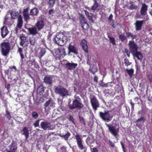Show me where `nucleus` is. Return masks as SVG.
Listing matches in <instances>:
<instances>
[{
  "label": "nucleus",
  "instance_id": "obj_1",
  "mask_svg": "<svg viewBox=\"0 0 152 152\" xmlns=\"http://www.w3.org/2000/svg\"><path fill=\"white\" fill-rule=\"evenodd\" d=\"M55 42L60 46H63L66 44L67 39L66 36L61 33L56 35L54 39Z\"/></svg>",
  "mask_w": 152,
  "mask_h": 152
},
{
  "label": "nucleus",
  "instance_id": "obj_2",
  "mask_svg": "<svg viewBox=\"0 0 152 152\" xmlns=\"http://www.w3.org/2000/svg\"><path fill=\"white\" fill-rule=\"evenodd\" d=\"M0 45L2 55L7 56L11 50L10 44L9 42H3L1 43Z\"/></svg>",
  "mask_w": 152,
  "mask_h": 152
},
{
  "label": "nucleus",
  "instance_id": "obj_3",
  "mask_svg": "<svg viewBox=\"0 0 152 152\" xmlns=\"http://www.w3.org/2000/svg\"><path fill=\"white\" fill-rule=\"evenodd\" d=\"M55 92L56 94H59L63 98L69 95L68 91L60 85L55 87Z\"/></svg>",
  "mask_w": 152,
  "mask_h": 152
},
{
  "label": "nucleus",
  "instance_id": "obj_4",
  "mask_svg": "<svg viewBox=\"0 0 152 152\" xmlns=\"http://www.w3.org/2000/svg\"><path fill=\"white\" fill-rule=\"evenodd\" d=\"M99 114L103 120L106 122H109L112 119L113 115L110 111H105L104 112H100Z\"/></svg>",
  "mask_w": 152,
  "mask_h": 152
},
{
  "label": "nucleus",
  "instance_id": "obj_5",
  "mask_svg": "<svg viewBox=\"0 0 152 152\" xmlns=\"http://www.w3.org/2000/svg\"><path fill=\"white\" fill-rule=\"evenodd\" d=\"M84 106L83 104L81 103V101H77V100H73L72 104L69 103L68 107L71 110H73L75 109H80Z\"/></svg>",
  "mask_w": 152,
  "mask_h": 152
},
{
  "label": "nucleus",
  "instance_id": "obj_6",
  "mask_svg": "<svg viewBox=\"0 0 152 152\" xmlns=\"http://www.w3.org/2000/svg\"><path fill=\"white\" fill-rule=\"evenodd\" d=\"M75 138L76 139L77 145L79 148L81 150H84V152H86L87 149L83 143V141L82 138L81 137V136L77 134L75 135Z\"/></svg>",
  "mask_w": 152,
  "mask_h": 152
},
{
  "label": "nucleus",
  "instance_id": "obj_7",
  "mask_svg": "<svg viewBox=\"0 0 152 152\" xmlns=\"http://www.w3.org/2000/svg\"><path fill=\"white\" fill-rule=\"evenodd\" d=\"M40 126L44 130H53L55 127V125L51 124L50 123L45 121L41 122Z\"/></svg>",
  "mask_w": 152,
  "mask_h": 152
},
{
  "label": "nucleus",
  "instance_id": "obj_8",
  "mask_svg": "<svg viewBox=\"0 0 152 152\" xmlns=\"http://www.w3.org/2000/svg\"><path fill=\"white\" fill-rule=\"evenodd\" d=\"M105 124L108 127L110 132L117 139L118 137V133L119 131V128H117L116 126H113V124L110 125L107 124Z\"/></svg>",
  "mask_w": 152,
  "mask_h": 152
},
{
  "label": "nucleus",
  "instance_id": "obj_9",
  "mask_svg": "<svg viewBox=\"0 0 152 152\" xmlns=\"http://www.w3.org/2000/svg\"><path fill=\"white\" fill-rule=\"evenodd\" d=\"M56 103L55 101L52 99L50 98L44 104V109L45 111H49L50 109L54 108L55 106Z\"/></svg>",
  "mask_w": 152,
  "mask_h": 152
},
{
  "label": "nucleus",
  "instance_id": "obj_10",
  "mask_svg": "<svg viewBox=\"0 0 152 152\" xmlns=\"http://www.w3.org/2000/svg\"><path fill=\"white\" fill-rule=\"evenodd\" d=\"M54 80V77L52 75H46L44 77L43 82L46 84L51 85Z\"/></svg>",
  "mask_w": 152,
  "mask_h": 152
},
{
  "label": "nucleus",
  "instance_id": "obj_11",
  "mask_svg": "<svg viewBox=\"0 0 152 152\" xmlns=\"http://www.w3.org/2000/svg\"><path fill=\"white\" fill-rule=\"evenodd\" d=\"M17 149L16 142L14 141H12L11 144L7 149V152H15Z\"/></svg>",
  "mask_w": 152,
  "mask_h": 152
},
{
  "label": "nucleus",
  "instance_id": "obj_12",
  "mask_svg": "<svg viewBox=\"0 0 152 152\" xmlns=\"http://www.w3.org/2000/svg\"><path fill=\"white\" fill-rule=\"evenodd\" d=\"M130 51L132 54L138 50V46L133 41H130L128 44Z\"/></svg>",
  "mask_w": 152,
  "mask_h": 152
},
{
  "label": "nucleus",
  "instance_id": "obj_13",
  "mask_svg": "<svg viewBox=\"0 0 152 152\" xmlns=\"http://www.w3.org/2000/svg\"><path fill=\"white\" fill-rule=\"evenodd\" d=\"M91 102L93 108L94 110H96L97 108L99 107V103L95 96H93L91 99Z\"/></svg>",
  "mask_w": 152,
  "mask_h": 152
},
{
  "label": "nucleus",
  "instance_id": "obj_14",
  "mask_svg": "<svg viewBox=\"0 0 152 152\" xmlns=\"http://www.w3.org/2000/svg\"><path fill=\"white\" fill-rule=\"evenodd\" d=\"M66 68L70 70H73L77 66V64L73 63L67 62L65 64Z\"/></svg>",
  "mask_w": 152,
  "mask_h": 152
},
{
  "label": "nucleus",
  "instance_id": "obj_15",
  "mask_svg": "<svg viewBox=\"0 0 152 152\" xmlns=\"http://www.w3.org/2000/svg\"><path fill=\"white\" fill-rule=\"evenodd\" d=\"M68 49L69 50L68 54L69 55L71 52L75 54H77L78 53L77 49L74 46L70 44L69 45Z\"/></svg>",
  "mask_w": 152,
  "mask_h": 152
},
{
  "label": "nucleus",
  "instance_id": "obj_16",
  "mask_svg": "<svg viewBox=\"0 0 152 152\" xmlns=\"http://www.w3.org/2000/svg\"><path fill=\"white\" fill-rule=\"evenodd\" d=\"M94 137L92 135H90L88 137L86 140L87 144L89 146L94 143Z\"/></svg>",
  "mask_w": 152,
  "mask_h": 152
},
{
  "label": "nucleus",
  "instance_id": "obj_17",
  "mask_svg": "<svg viewBox=\"0 0 152 152\" xmlns=\"http://www.w3.org/2000/svg\"><path fill=\"white\" fill-rule=\"evenodd\" d=\"M44 23L42 20H38L35 24V26L37 29L39 31L42 29L44 27Z\"/></svg>",
  "mask_w": 152,
  "mask_h": 152
},
{
  "label": "nucleus",
  "instance_id": "obj_18",
  "mask_svg": "<svg viewBox=\"0 0 152 152\" xmlns=\"http://www.w3.org/2000/svg\"><path fill=\"white\" fill-rule=\"evenodd\" d=\"M147 10L148 6L145 3L142 4L140 10V13L141 15H145L147 13Z\"/></svg>",
  "mask_w": 152,
  "mask_h": 152
},
{
  "label": "nucleus",
  "instance_id": "obj_19",
  "mask_svg": "<svg viewBox=\"0 0 152 152\" xmlns=\"http://www.w3.org/2000/svg\"><path fill=\"white\" fill-rule=\"evenodd\" d=\"M85 14L89 20L90 22L94 23V21L93 19V17H94L95 15H94L93 13L91 12H89L86 10H84Z\"/></svg>",
  "mask_w": 152,
  "mask_h": 152
},
{
  "label": "nucleus",
  "instance_id": "obj_20",
  "mask_svg": "<svg viewBox=\"0 0 152 152\" xmlns=\"http://www.w3.org/2000/svg\"><path fill=\"white\" fill-rule=\"evenodd\" d=\"M64 133H60L59 135L66 140H67L69 137L70 136L71 134L69 132L65 130L64 131Z\"/></svg>",
  "mask_w": 152,
  "mask_h": 152
},
{
  "label": "nucleus",
  "instance_id": "obj_21",
  "mask_svg": "<svg viewBox=\"0 0 152 152\" xmlns=\"http://www.w3.org/2000/svg\"><path fill=\"white\" fill-rule=\"evenodd\" d=\"M17 21L18 22L17 25V28L20 29L22 27L23 24L22 17L21 15H20L18 17Z\"/></svg>",
  "mask_w": 152,
  "mask_h": 152
},
{
  "label": "nucleus",
  "instance_id": "obj_22",
  "mask_svg": "<svg viewBox=\"0 0 152 152\" xmlns=\"http://www.w3.org/2000/svg\"><path fill=\"white\" fill-rule=\"evenodd\" d=\"M9 31L7 27L6 26H3L1 28V35L3 38H4L8 34Z\"/></svg>",
  "mask_w": 152,
  "mask_h": 152
},
{
  "label": "nucleus",
  "instance_id": "obj_23",
  "mask_svg": "<svg viewBox=\"0 0 152 152\" xmlns=\"http://www.w3.org/2000/svg\"><path fill=\"white\" fill-rule=\"evenodd\" d=\"M30 34L34 35L38 33L37 29L35 26L27 28Z\"/></svg>",
  "mask_w": 152,
  "mask_h": 152
},
{
  "label": "nucleus",
  "instance_id": "obj_24",
  "mask_svg": "<svg viewBox=\"0 0 152 152\" xmlns=\"http://www.w3.org/2000/svg\"><path fill=\"white\" fill-rule=\"evenodd\" d=\"M143 21H137L135 23L136 30L137 31L140 30L142 26Z\"/></svg>",
  "mask_w": 152,
  "mask_h": 152
},
{
  "label": "nucleus",
  "instance_id": "obj_25",
  "mask_svg": "<svg viewBox=\"0 0 152 152\" xmlns=\"http://www.w3.org/2000/svg\"><path fill=\"white\" fill-rule=\"evenodd\" d=\"M132 54L134 57H136L139 60H141L143 58L142 54L140 52H138L137 50Z\"/></svg>",
  "mask_w": 152,
  "mask_h": 152
},
{
  "label": "nucleus",
  "instance_id": "obj_26",
  "mask_svg": "<svg viewBox=\"0 0 152 152\" xmlns=\"http://www.w3.org/2000/svg\"><path fill=\"white\" fill-rule=\"evenodd\" d=\"M81 45L83 49L86 52H88V46L86 41L84 39H83L81 42Z\"/></svg>",
  "mask_w": 152,
  "mask_h": 152
},
{
  "label": "nucleus",
  "instance_id": "obj_27",
  "mask_svg": "<svg viewBox=\"0 0 152 152\" xmlns=\"http://www.w3.org/2000/svg\"><path fill=\"white\" fill-rule=\"evenodd\" d=\"M22 134L24 135L26 137V139L27 140L29 137V131L27 128L26 127H24L22 129Z\"/></svg>",
  "mask_w": 152,
  "mask_h": 152
},
{
  "label": "nucleus",
  "instance_id": "obj_28",
  "mask_svg": "<svg viewBox=\"0 0 152 152\" xmlns=\"http://www.w3.org/2000/svg\"><path fill=\"white\" fill-rule=\"evenodd\" d=\"M20 38L21 40L20 45L24 47L25 46H24V43L26 42L27 41L26 37L25 36L22 35L20 37Z\"/></svg>",
  "mask_w": 152,
  "mask_h": 152
},
{
  "label": "nucleus",
  "instance_id": "obj_29",
  "mask_svg": "<svg viewBox=\"0 0 152 152\" xmlns=\"http://www.w3.org/2000/svg\"><path fill=\"white\" fill-rule=\"evenodd\" d=\"M39 12L38 9L36 8H34L30 11V15L32 16L37 15Z\"/></svg>",
  "mask_w": 152,
  "mask_h": 152
},
{
  "label": "nucleus",
  "instance_id": "obj_30",
  "mask_svg": "<svg viewBox=\"0 0 152 152\" xmlns=\"http://www.w3.org/2000/svg\"><path fill=\"white\" fill-rule=\"evenodd\" d=\"M37 93L40 95H42L44 92V87L43 86H39L37 88Z\"/></svg>",
  "mask_w": 152,
  "mask_h": 152
},
{
  "label": "nucleus",
  "instance_id": "obj_31",
  "mask_svg": "<svg viewBox=\"0 0 152 152\" xmlns=\"http://www.w3.org/2000/svg\"><path fill=\"white\" fill-rule=\"evenodd\" d=\"M59 54V56H65L66 55V53L65 51V49L64 48H60L58 49Z\"/></svg>",
  "mask_w": 152,
  "mask_h": 152
},
{
  "label": "nucleus",
  "instance_id": "obj_32",
  "mask_svg": "<svg viewBox=\"0 0 152 152\" xmlns=\"http://www.w3.org/2000/svg\"><path fill=\"white\" fill-rule=\"evenodd\" d=\"M134 2L132 1H130L129 2V4L131 5L128 8L129 10H136L137 8V6L133 4Z\"/></svg>",
  "mask_w": 152,
  "mask_h": 152
},
{
  "label": "nucleus",
  "instance_id": "obj_33",
  "mask_svg": "<svg viewBox=\"0 0 152 152\" xmlns=\"http://www.w3.org/2000/svg\"><path fill=\"white\" fill-rule=\"evenodd\" d=\"M79 19L80 23H81V24L87 22V20L85 18V17L82 14L80 15Z\"/></svg>",
  "mask_w": 152,
  "mask_h": 152
},
{
  "label": "nucleus",
  "instance_id": "obj_34",
  "mask_svg": "<svg viewBox=\"0 0 152 152\" xmlns=\"http://www.w3.org/2000/svg\"><path fill=\"white\" fill-rule=\"evenodd\" d=\"M126 35L128 38L131 37L133 39L136 38L137 37L136 35H133L132 33L129 32H126Z\"/></svg>",
  "mask_w": 152,
  "mask_h": 152
},
{
  "label": "nucleus",
  "instance_id": "obj_35",
  "mask_svg": "<svg viewBox=\"0 0 152 152\" xmlns=\"http://www.w3.org/2000/svg\"><path fill=\"white\" fill-rule=\"evenodd\" d=\"M98 4L95 0L94 1V3L93 5L91 7V10L93 11L94 12L98 7Z\"/></svg>",
  "mask_w": 152,
  "mask_h": 152
},
{
  "label": "nucleus",
  "instance_id": "obj_36",
  "mask_svg": "<svg viewBox=\"0 0 152 152\" xmlns=\"http://www.w3.org/2000/svg\"><path fill=\"white\" fill-rule=\"evenodd\" d=\"M119 38L122 42H124L125 41L127 40V37L124 34L120 35Z\"/></svg>",
  "mask_w": 152,
  "mask_h": 152
},
{
  "label": "nucleus",
  "instance_id": "obj_37",
  "mask_svg": "<svg viewBox=\"0 0 152 152\" xmlns=\"http://www.w3.org/2000/svg\"><path fill=\"white\" fill-rule=\"evenodd\" d=\"M45 52L46 51L45 49L42 48L41 49L40 52L39 53V57L40 59H41L43 56L44 55Z\"/></svg>",
  "mask_w": 152,
  "mask_h": 152
},
{
  "label": "nucleus",
  "instance_id": "obj_38",
  "mask_svg": "<svg viewBox=\"0 0 152 152\" xmlns=\"http://www.w3.org/2000/svg\"><path fill=\"white\" fill-rule=\"evenodd\" d=\"M18 14L17 12L12 11L10 13L11 18L13 19H15Z\"/></svg>",
  "mask_w": 152,
  "mask_h": 152
},
{
  "label": "nucleus",
  "instance_id": "obj_39",
  "mask_svg": "<svg viewBox=\"0 0 152 152\" xmlns=\"http://www.w3.org/2000/svg\"><path fill=\"white\" fill-rule=\"evenodd\" d=\"M81 26L83 29L87 30L89 28V25L87 22L81 24Z\"/></svg>",
  "mask_w": 152,
  "mask_h": 152
},
{
  "label": "nucleus",
  "instance_id": "obj_40",
  "mask_svg": "<svg viewBox=\"0 0 152 152\" xmlns=\"http://www.w3.org/2000/svg\"><path fill=\"white\" fill-rule=\"evenodd\" d=\"M126 71L130 76V77H131L133 75L134 70L132 69H126Z\"/></svg>",
  "mask_w": 152,
  "mask_h": 152
},
{
  "label": "nucleus",
  "instance_id": "obj_41",
  "mask_svg": "<svg viewBox=\"0 0 152 152\" xmlns=\"http://www.w3.org/2000/svg\"><path fill=\"white\" fill-rule=\"evenodd\" d=\"M108 38H109V40H110V42L111 43H112L113 45H115V39L114 37H110V36H108Z\"/></svg>",
  "mask_w": 152,
  "mask_h": 152
},
{
  "label": "nucleus",
  "instance_id": "obj_42",
  "mask_svg": "<svg viewBox=\"0 0 152 152\" xmlns=\"http://www.w3.org/2000/svg\"><path fill=\"white\" fill-rule=\"evenodd\" d=\"M38 116L39 115L36 112L34 111L32 112V116L33 118L36 119L37 118Z\"/></svg>",
  "mask_w": 152,
  "mask_h": 152
},
{
  "label": "nucleus",
  "instance_id": "obj_43",
  "mask_svg": "<svg viewBox=\"0 0 152 152\" xmlns=\"http://www.w3.org/2000/svg\"><path fill=\"white\" fill-rule=\"evenodd\" d=\"M23 15L24 16V19L25 21H27L30 19V18L28 14H23Z\"/></svg>",
  "mask_w": 152,
  "mask_h": 152
},
{
  "label": "nucleus",
  "instance_id": "obj_44",
  "mask_svg": "<svg viewBox=\"0 0 152 152\" xmlns=\"http://www.w3.org/2000/svg\"><path fill=\"white\" fill-rule=\"evenodd\" d=\"M29 42L31 45H34L35 43V40L33 37L30 38Z\"/></svg>",
  "mask_w": 152,
  "mask_h": 152
},
{
  "label": "nucleus",
  "instance_id": "obj_45",
  "mask_svg": "<svg viewBox=\"0 0 152 152\" xmlns=\"http://www.w3.org/2000/svg\"><path fill=\"white\" fill-rule=\"evenodd\" d=\"M79 119L80 120V122L84 126H85L86 125V123H85V120L83 118V117H79Z\"/></svg>",
  "mask_w": 152,
  "mask_h": 152
},
{
  "label": "nucleus",
  "instance_id": "obj_46",
  "mask_svg": "<svg viewBox=\"0 0 152 152\" xmlns=\"http://www.w3.org/2000/svg\"><path fill=\"white\" fill-rule=\"evenodd\" d=\"M55 0H49V6L52 7L55 3Z\"/></svg>",
  "mask_w": 152,
  "mask_h": 152
},
{
  "label": "nucleus",
  "instance_id": "obj_47",
  "mask_svg": "<svg viewBox=\"0 0 152 152\" xmlns=\"http://www.w3.org/2000/svg\"><path fill=\"white\" fill-rule=\"evenodd\" d=\"M40 121L39 120H38L36 121L34 123L33 125L35 127H39V122Z\"/></svg>",
  "mask_w": 152,
  "mask_h": 152
},
{
  "label": "nucleus",
  "instance_id": "obj_48",
  "mask_svg": "<svg viewBox=\"0 0 152 152\" xmlns=\"http://www.w3.org/2000/svg\"><path fill=\"white\" fill-rule=\"evenodd\" d=\"M124 61L125 65L127 66L129 65L131 63L129 62L128 60L126 58H125L124 59Z\"/></svg>",
  "mask_w": 152,
  "mask_h": 152
},
{
  "label": "nucleus",
  "instance_id": "obj_49",
  "mask_svg": "<svg viewBox=\"0 0 152 152\" xmlns=\"http://www.w3.org/2000/svg\"><path fill=\"white\" fill-rule=\"evenodd\" d=\"M97 71V68L96 66H95L93 67L91 70V72H92L93 74H94L95 72H96Z\"/></svg>",
  "mask_w": 152,
  "mask_h": 152
},
{
  "label": "nucleus",
  "instance_id": "obj_50",
  "mask_svg": "<svg viewBox=\"0 0 152 152\" xmlns=\"http://www.w3.org/2000/svg\"><path fill=\"white\" fill-rule=\"evenodd\" d=\"M145 119L144 117H142L138 119L136 121V122L137 123H139L140 122H141V121H143V122L144 121Z\"/></svg>",
  "mask_w": 152,
  "mask_h": 152
},
{
  "label": "nucleus",
  "instance_id": "obj_51",
  "mask_svg": "<svg viewBox=\"0 0 152 152\" xmlns=\"http://www.w3.org/2000/svg\"><path fill=\"white\" fill-rule=\"evenodd\" d=\"M69 120L71 121L73 123L75 124L74 119L73 116L71 115L69 116Z\"/></svg>",
  "mask_w": 152,
  "mask_h": 152
},
{
  "label": "nucleus",
  "instance_id": "obj_52",
  "mask_svg": "<svg viewBox=\"0 0 152 152\" xmlns=\"http://www.w3.org/2000/svg\"><path fill=\"white\" fill-rule=\"evenodd\" d=\"M66 148L63 146L61 148V152H66Z\"/></svg>",
  "mask_w": 152,
  "mask_h": 152
},
{
  "label": "nucleus",
  "instance_id": "obj_53",
  "mask_svg": "<svg viewBox=\"0 0 152 152\" xmlns=\"http://www.w3.org/2000/svg\"><path fill=\"white\" fill-rule=\"evenodd\" d=\"M120 143L122 147L123 148V150L124 152H126V151L125 150V148L124 147V144L122 142H121Z\"/></svg>",
  "mask_w": 152,
  "mask_h": 152
},
{
  "label": "nucleus",
  "instance_id": "obj_54",
  "mask_svg": "<svg viewBox=\"0 0 152 152\" xmlns=\"http://www.w3.org/2000/svg\"><path fill=\"white\" fill-rule=\"evenodd\" d=\"M17 51L20 54V53H23V48L18 47V50Z\"/></svg>",
  "mask_w": 152,
  "mask_h": 152
},
{
  "label": "nucleus",
  "instance_id": "obj_55",
  "mask_svg": "<svg viewBox=\"0 0 152 152\" xmlns=\"http://www.w3.org/2000/svg\"><path fill=\"white\" fill-rule=\"evenodd\" d=\"M91 152H98V150L96 148H93L92 150L91 148Z\"/></svg>",
  "mask_w": 152,
  "mask_h": 152
},
{
  "label": "nucleus",
  "instance_id": "obj_56",
  "mask_svg": "<svg viewBox=\"0 0 152 152\" xmlns=\"http://www.w3.org/2000/svg\"><path fill=\"white\" fill-rule=\"evenodd\" d=\"M74 98L75 99L74 100H77V101H81L79 97V96L77 94L75 96Z\"/></svg>",
  "mask_w": 152,
  "mask_h": 152
},
{
  "label": "nucleus",
  "instance_id": "obj_57",
  "mask_svg": "<svg viewBox=\"0 0 152 152\" xmlns=\"http://www.w3.org/2000/svg\"><path fill=\"white\" fill-rule=\"evenodd\" d=\"M20 57H21V61H23V59L24 58V55H23V53H20Z\"/></svg>",
  "mask_w": 152,
  "mask_h": 152
},
{
  "label": "nucleus",
  "instance_id": "obj_58",
  "mask_svg": "<svg viewBox=\"0 0 152 152\" xmlns=\"http://www.w3.org/2000/svg\"><path fill=\"white\" fill-rule=\"evenodd\" d=\"M28 14V9L26 8L24 9L23 12V14Z\"/></svg>",
  "mask_w": 152,
  "mask_h": 152
},
{
  "label": "nucleus",
  "instance_id": "obj_59",
  "mask_svg": "<svg viewBox=\"0 0 152 152\" xmlns=\"http://www.w3.org/2000/svg\"><path fill=\"white\" fill-rule=\"evenodd\" d=\"M98 78L97 76H95L94 78V82H96V83L98 82Z\"/></svg>",
  "mask_w": 152,
  "mask_h": 152
},
{
  "label": "nucleus",
  "instance_id": "obj_60",
  "mask_svg": "<svg viewBox=\"0 0 152 152\" xmlns=\"http://www.w3.org/2000/svg\"><path fill=\"white\" fill-rule=\"evenodd\" d=\"M130 103L132 107V109L133 110L134 108V104L132 103L131 100H130Z\"/></svg>",
  "mask_w": 152,
  "mask_h": 152
},
{
  "label": "nucleus",
  "instance_id": "obj_61",
  "mask_svg": "<svg viewBox=\"0 0 152 152\" xmlns=\"http://www.w3.org/2000/svg\"><path fill=\"white\" fill-rule=\"evenodd\" d=\"M6 117L9 119H10V118L11 116L10 114V113H7V115H6Z\"/></svg>",
  "mask_w": 152,
  "mask_h": 152
},
{
  "label": "nucleus",
  "instance_id": "obj_62",
  "mask_svg": "<svg viewBox=\"0 0 152 152\" xmlns=\"http://www.w3.org/2000/svg\"><path fill=\"white\" fill-rule=\"evenodd\" d=\"M109 142L110 143V145H111V146L112 147H114V144L113 142H112L111 141H110V140H109Z\"/></svg>",
  "mask_w": 152,
  "mask_h": 152
},
{
  "label": "nucleus",
  "instance_id": "obj_63",
  "mask_svg": "<svg viewBox=\"0 0 152 152\" xmlns=\"http://www.w3.org/2000/svg\"><path fill=\"white\" fill-rule=\"evenodd\" d=\"M113 16L112 14H110L108 18V19L109 20H111L113 18Z\"/></svg>",
  "mask_w": 152,
  "mask_h": 152
},
{
  "label": "nucleus",
  "instance_id": "obj_64",
  "mask_svg": "<svg viewBox=\"0 0 152 152\" xmlns=\"http://www.w3.org/2000/svg\"><path fill=\"white\" fill-rule=\"evenodd\" d=\"M53 13V10H49V13L50 15H51Z\"/></svg>",
  "mask_w": 152,
  "mask_h": 152
}]
</instances>
